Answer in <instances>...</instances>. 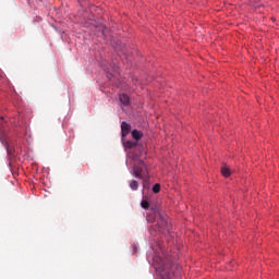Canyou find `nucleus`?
<instances>
[{"label": "nucleus", "mask_w": 279, "mask_h": 279, "mask_svg": "<svg viewBox=\"0 0 279 279\" xmlns=\"http://www.w3.org/2000/svg\"><path fill=\"white\" fill-rule=\"evenodd\" d=\"M141 206L144 208V210H149V202L147 199H143L141 202Z\"/></svg>", "instance_id": "9"}, {"label": "nucleus", "mask_w": 279, "mask_h": 279, "mask_svg": "<svg viewBox=\"0 0 279 279\" xmlns=\"http://www.w3.org/2000/svg\"><path fill=\"white\" fill-rule=\"evenodd\" d=\"M131 130L132 125H130V123L125 121L121 123L122 141H125V136L130 134Z\"/></svg>", "instance_id": "3"}, {"label": "nucleus", "mask_w": 279, "mask_h": 279, "mask_svg": "<svg viewBox=\"0 0 279 279\" xmlns=\"http://www.w3.org/2000/svg\"><path fill=\"white\" fill-rule=\"evenodd\" d=\"M1 121H3V117L0 118V132H3V130L5 129V123Z\"/></svg>", "instance_id": "11"}, {"label": "nucleus", "mask_w": 279, "mask_h": 279, "mask_svg": "<svg viewBox=\"0 0 279 279\" xmlns=\"http://www.w3.org/2000/svg\"><path fill=\"white\" fill-rule=\"evenodd\" d=\"M147 182V180H144V186H145V183Z\"/></svg>", "instance_id": "13"}, {"label": "nucleus", "mask_w": 279, "mask_h": 279, "mask_svg": "<svg viewBox=\"0 0 279 279\" xmlns=\"http://www.w3.org/2000/svg\"><path fill=\"white\" fill-rule=\"evenodd\" d=\"M136 145H138V142H132V141L123 142V146L125 147V149H134Z\"/></svg>", "instance_id": "5"}, {"label": "nucleus", "mask_w": 279, "mask_h": 279, "mask_svg": "<svg viewBox=\"0 0 279 279\" xmlns=\"http://www.w3.org/2000/svg\"><path fill=\"white\" fill-rule=\"evenodd\" d=\"M221 173H222V175H223L225 178H230V175H231L230 169H229L228 167H223V168L221 169Z\"/></svg>", "instance_id": "8"}, {"label": "nucleus", "mask_w": 279, "mask_h": 279, "mask_svg": "<svg viewBox=\"0 0 279 279\" xmlns=\"http://www.w3.org/2000/svg\"><path fill=\"white\" fill-rule=\"evenodd\" d=\"M108 77H109V80H112V74H109Z\"/></svg>", "instance_id": "12"}, {"label": "nucleus", "mask_w": 279, "mask_h": 279, "mask_svg": "<svg viewBox=\"0 0 279 279\" xmlns=\"http://www.w3.org/2000/svg\"><path fill=\"white\" fill-rule=\"evenodd\" d=\"M169 265H171V263H168L163 259H161L159 266L157 267V269L160 271L161 276H166L167 279H171V274H169V271H167L169 269Z\"/></svg>", "instance_id": "2"}, {"label": "nucleus", "mask_w": 279, "mask_h": 279, "mask_svg": "<svg viewBox=\"0 0 279 279\" xmlns=\"http://www.w3.org/2000/svg\"><path fill=\"white\" fill-rule=\"evenodd\" d=\"M119 99H120V104H122L123 106H128L130 104L129 95L120 94Z\"/></svg>", "instance_id": "4"}, {"label": "nucleus", "mask_w": 279, "mask_h": 279, "mask_svg": "<svg viewBox=\"0 0 279 279\" xmlns=\"http://www.w3.org/2000/svg\"><path fill=\"white\" fill-rule=\"evenodd\" d=\"M131 134L135 141H141V138H143V133L138 130H133Z\"/></svg>", "instance_id": "6"}, {"label": "nucleus", "mask_w": 279, "mask_h": 279, "mask_svg": "<svg viewBox=\"0 0 279 279\" xmlns=\"http://www.w3.org/2000/svg\"><path fill=\"white\" fill-rule=\"evenodd\" d=\"M153 192H155V193H160V184H159V183H156V184L153 186Z\"/></svg>", "instance_id": "10"}, {"label": "nucleus", "mask_w": 279, "mask_h": 279, "mask_svg": "<svg viewBox=\"0 0 279 279\" xmlns=\"http://www.w3.org/2000/svg\"><path fill=\"white\" fill-rule=\"evenodd\" d=\"M133 173L135 178H138V180H143V178H147V166L145 165V161H137L133 167Z\"/></svg>", "instance_id": "1"}, {"label": "nucleus", "mask_w": 279, "mask_h": 279, "mask_svg": "<svg viewBox=\"0 0 279 279\" xmlns=\"http://www.w3.org/2000/svg\"><path fill=\"white\" fill-rule=\"evenodd\" d=\"M130 189L132 191H138V181H136V180L131 181L130 182Z\"/></svg>", "instance_id": "7"}]
</instances>
